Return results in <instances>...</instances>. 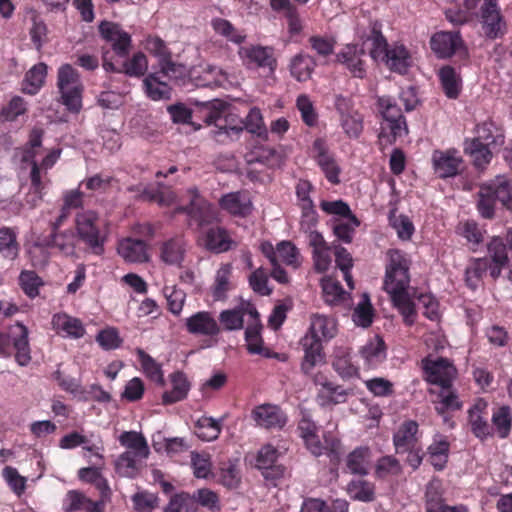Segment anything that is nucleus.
<instances>
[{"label": "nucleus", "instance_id": "dca6fc26", "mask_svg": "<svg viewBox=\"0 0 512 512\" xmlns=\"http://www.w3.org/2000/svg\"><path fill=\"white\" fill-rule=\"evenodd\" d=\"M187 251V242L181 235L165 240L160 246V259L168 264L180 266Z\"/></svg>", "mask_w": 512, "mask_h": 512}, {"label": "nucleus", "instance_id": "f8f14e48", "mask_svg": "<svg viewBox=\"0 0 512 512\" xmlns=\"http://www.w3.org/2000/svg\"><path fill=\"white\" fill-rule=\"evenodd\" d=\"M248 315L250 321L248 322L245 331V340L247 343V349L252 354H260L265 357H270L268 350L263 347V340L261 338L262 325L259 320V313L256 308L252 305L247 306Z\"/></svg>", "mask_w": 512, "mask_h": 512}, {"label": "nucleus", "instance_id": "c756f323", "mask_svg": "<svg viewBox=\"0 0 512 512\" xmlns=\"http://www.w3.org/2000/svg\"><path fill=\"white\" fill-rule=\"evenodd\" d=\"M13 345L16 350L15 359L21 366H26L30 360V347L28 341V328L22 323H17L11 330Z\"/></svg>", "mask_w": 512, "mask_h": 512}, {"label": "nucleus", "instance_id": "7ed1b4c3", "mask_svg": "<svg viewBox=\"0 0 512 512\" xmlns=\"http://www.w3.org/2000/svg\"><path fill=\"white\" fill-rule=\"evenodd\" d=\"M57 86L62 103L69 111L78 113L82 108L83 85L78 72L70 64H64L59 68Z\"/></svg>", "mask_w": 512, "mask_h": 512}, {"label": "nucleus", "instance_id": "8fccbe9b", "mask_svg": "<svg viewBox=\"0 0 512 512\" xmlns=\"http://www.w3.org/2000/svg\"><path fill=\"white\" fill-rule=\"evenodd\" d=\"M0 253L9 260H14L18 256L19 244L12 228L2 227L0 229Z\"/></svg>", "mask_w": 512, "mask_h": 512}, {"label": "nucleus", "instance_id": "864d4df0", "mask_svg": "<svg viewBox=\"0 0 512 512\" xmlns=\"http://www.w3.org/2000/svg\"><path fill=\"white\" fill-rule=\"evenodd\" d=\"M231 276V265L224 264L222 265L216 273L215 283L212 288L213 297L215 300H222L226 298V293L231 288L230 283Z\"/></svg>", "mask_w": 512, "mask_h": 512}, {"label": "nucleus", "instance_id": "79ce46f5", "mask_svg": "<svg viewBox=\"0 0 512 512\" xmlns=\"http://www.w3.org/2000/svg\"><path fill=\"white\" fill-rule=\"evenodd\" d=\"M503 207L512 212V180L503 175L496 176L488 182Z\"/></svg>", "mask_w": 512, "mask_h": 512}, {"label": "nucleus", "instance_id": "ea45409f", "mask_svg": "<svg viewBox=\"0 0 512 512\" xmlns=\"http://www.w3.org/2000/svg\"><path fill=\"white\" fill-rule=\"evenodd\" d=\"M360 355L368 367L378 366L386 359V346L384 341L379 337H375L361 348Z\"/></svg>", "mask_w": 512, "mask_h": 512}, {"label": "nucleus", "instance_id": "5fc2aeb1", "mask_svg": "<svg viewBox=\"0 0 512 512\" xmlns=\"http://www.w3.org/2000/svg\"><path fill=\"white\" fill-rule=\"evenodd\" d=\"M488 147V145L480 143L479 140H472L466 144L465 152L471 156L473 163L477 168H483L490 162L492 153Z\"/></svg>", "mask_w": 512, "mask_h": 512}, {"label": "nucleus", "instance_id": "3c124183", "mask_svg": "<svg viewBox=\"0 0 512 512\" xmlns=\"http://www.w3.org/2000/svg\"><path fill=\"white\" fill-rule=\"evenodd\" d=\"M219 481L223 486L229 489H235L240 485L241 475L237 460H228L221 464Z\"/></svg>", "mask_w": 512, "mask_h": 512}, {"label": "nucleus", "instance_id": "c9c22d12", "mask_svg": "<svg viewBox=\"0 0 512 512\" xmlns=\"http://www.w3.org/2000/svg\"><path fill=\"white\" fill-rule=\"evenodd\" d=\"M438 75L444 94L449 99H457L462 90L461 76L451 66L442 67Z\"/></svg>", "mask_w": 512, "mask_h": 512}, {"label": "nucleus", "instance_id": "c03bdc74", "mask_svg": "<svg viewBox=\"0 0 512 512\" xmlns=\"http://www.w3.org/2000/svg\"><path fill=\"white\" fill-rule=\"evenodd\" d=\"M277 457V450L271 445H266L259 451L257 456V467L265 471L263 472L265 478L282 474L283 471L280 467H274Z\"/></svg>", "mask_w": 512, "mask_h": 512}, {"label": "nucleus", "instance_id": "2eb2a0df", "mask_svg": "<svg viewBox=\"0 0 512 512\" xmlns=\"http://www.w3.org/2000/svg\"><path fill=\"white\" fill-rule=\"evenodd\" d=\"M185 325L187 331L193 335L214 336L220 332L217 321L207 311H200L186 318Z\"/></svg>", "mask_w": 512, "mask_h": 512}, {"label": "nucleus", "instance_id": "6e6552de", "mask_svg": "<svg viewBox=\"0 0 512 512\" xmlns=\"http://www.w3.org/2000/svg\"><path fill=\"white\" fill-rule=\"evenodd\" d=\"M422 364L428 382L439 387L451 386L457 370L447 359L439 358L435 361L424 359Z\"/></svg>", "mask_w": 512, "mask_h": 512}, {"label": "nucleus", "instance_id": "69168bd1", "mask_svg": "<svg viewBox=\"0 0 512 512\" xmlns=\"http://www.w3.org/2000/svg\"><path fill=\"white\" fill-rule=\"evenodd\" d=\"M19 284L29 298H35L39 294V287L43 285V281L34 271L25 270L20 273Z\"/></svg>", "mask_w": 512, "mask_h": 512}, {"label": "nucleus", "instance_id": "39448f33", "mask_svg": "<svg viewBox=\"0 0 512 512\" xmlns=\"http://www.w3.org/2000/svg\"><path fill=\"white\" fill-rule=\"evenodd\" d=\"M381 114L390 130V136H386L381 132L379 138L381 140L387 138V142L392 143L398 137H403L408 133V127L401 108L390 97H380L378 100Z\"/></svg>", "mask_w": 512, "mask_h": 512}, {"label": "nucleus", "instance_id": "5701e85b", "mask_svg": "<svg viewBox=\"0 0 512 512\" xmlns=\"http://www.w3.org/2000/svg\"><path fill=\"white\" fill-rule=\"evenodd\" d=\"M118 254L129 263H144L149 260L147 245L142 240L126 238L119 242Z\"/></svg>", "mask_w": 512, "mask_h": 512}, {"label": "nucleus", "instance_id": "cd10ccee", "mask_svg": "<svg viewBox=\"0 0 512 512\" xmlns=\"http://www.w3.org/2000/svg\"><path fill=\"white\" fill-rule=\"evenodd\" d=\"M486 408L487 403L484 400L479 399L468 411L471 430L476 437L481 439L492 435V428L483 416Z\"/></svg>", "mask_w": 512, "mask_h": 512}, {"label": "nucleus", "instance_id": "72a5a7b5", "mask_svg": "<svg viewBox=\"0 0 512 512\" xmlns=\"http://www.w3.org/2000/svg\"><path fill=\"white\" fill-rule=\"evenodd\" d=\"M362 39L364 43L371 42L369 54L374 60L382 59L389 50L388 43L381 32V24L377 21L370 23L369 33L364 34Z\"/></svg>", "mask_w": 512, "mask_h": 512}, {"label": "nucleus", "instance_id": "ddd939ff", "mask_svg": "<svg viewBox=\"0 0 512 512\" xmlns=\"http://www.w3.org/2000/svg\"><path fill=\"white\" fill-rule=\"evenodd\" d=\"M252 417L257 425L272 429L282 428L286 424L287 417L280 407L271 404H262L252 411Z\"/></svg>", "mask_w": 512, "mask_h": 512}, {"label": "nucleus", "instance_id": "20e7f679", "mask_svg": "<svg viewBox=\"0 0 512 512\" xmlns=\"http://www.w3.org/2000/svg\"><path fill=\"white\" fill-rule=\"evenodd\" d=\"M76 236L95 255L104 253L106 237L101 234L98 216L93 211H83L75 217Z\"/></svg>", "mask_w": 512, "mask_h": 512}, {"label": "nucleus", "instance_id": "7c9ffc66", "mask_svg": "<svg viewBox=\"0 0 512 512\" xmlns=\"http://www.w3.org/2000/svg\"><path fill=\"white\" fill-rule=\"evenodd\" d=\"M365 54L363 48L356 45H347L345 49L337 55L339 62L345 64L354 77L363 78L366 74L364 63L361 56Z\"/></svg>", "mask_w": 512, "mask_h": 512}, {"label": "nucleus", "instance_id": "0e129e2a", "mask_svg": "<svg viewBox=\"0 0 512 512\" xmlns=\"http://www.w3.org/2000/svg\"><path fill=\"white\" fill-rule=\"evenodd\" d=\"M163 293L167 300L169 311L178 316L183 309L186 293L175 286H165L163 288Z\"/></svg>", "mask_w": 512, "mask_h": 512}, {"label": "nucleus", "instance_id": "052dcab7", "mask_svg": "<svg viewBox=\"0 0 512 512\" xmlns=\"http://www.w3.org/2000/svg\"><path fill=\"white\" fill-rule=\"evenodd\" d=\"M402 472V467L398 459L387 455L379 458L375 465V476L377 478H387L397 476Z\"/></svg>", "mask_w": 512, "mask_h": 512}, {"label": "nucleus", "instance_id": "412c9836", "mask_svg": "<svg viewBox=\"0 0 512 512\" xmlns=\"http://www.w3.org/2000/svg\"><path fill=\"white\" fill-rule=\"evenodd\" d=\"M78 237L71 230L51 232L49 236L42 240L41 245L48 248H55L65 256H74L76 248V239Z\"/></svg>", "mask_w": 512, "mask_h": 512}, {"label": "nucleus", "instance_id": "f257e3e1", "mask_svg": "<svg viewBox=\"0 0 512 512\" xmlns=\"http://www.w3.org/2000/svg\"><path fill=\"white\" fill-rule=\"evenodd\" d=\"M384 289L399 309L404 321L411 325L415 319V306L408 292L410 277L408 261L398 250H389Z\"/></svg>", "mask_w": 512, "mask_h": 512}, {"label": "nucleus", "instance_id": "a878e982", "mask_svg": "<svg viewBox=\"0 0 512 512\" xmlns=\"http://www.w3.org/2000/svg\"><path fill=\"white\" fill-rule=\"evenodd\" d=\"M309 245L313 248V261L315 270L323 273L331 264L330 246L319 232L310 233Z\"/></svg>", "mask_w": 512, "mask_h": 512}, {"label": "nucleus", "instance_id": "4468645a", "mask_svg": "<svg viewBox=\"0 0 512 512\" xmlns=\"http://www.w3.org/2000/svg\"><path fill=\"white\" fill-rule=\"evenodd\" d=\"M301 345L304 350L301 370L308 375L315 367L325 363V354L320 340H314L311 336H304L301 339Z\"/></svg>", "mask_w": 512, "mask_h": 512}, {"label": "nucleus", "instance_id": "bf43d9fd", "mask_svg": "<svg viewBox=\"0 0 512 512\" xmlns=\"http://www.w3.org/2000/svg\"><path fill=\"white\" fill-rule=\"evenodd\" d=\"M347 391L342 386L333 383L326 384V389H320L318 401L322 406L344 403L347 398Z\"/></svg>", "mask_w": 512, "mask_h": 512}, {"label": "nucleus", "instance_id": "49530a36", "mask_svg": "<svg viewBox=\"0 0 512 512\" xmlns=\"http://www.w3.org/2000/svg\"><path fill=\"white\" fill-rule=\"evenodd\" d=\"M477 196V210L479 214L485 219H492L495 216L497 199L488 182L480 185Z\"/></svg>", "mask_w": 512, "mask_h": 512}, {"label": "nucleus", "instance_id": "09e8293b", "mask_svg": "<svg viewBox=\"0 0 512 512\" xmlns=\"http://www.w3.org/2000/svg\"><path fill=\"white\" fill-rule=\"evenodd\" d=\"M196 435L204 441L216 440L221 432V422L212 417L202 416L195 424Z\"/></svg>", "mask_w": 512, "mask_h": 512}, {"label": "nucleus", "instance_id": "37998d69", "mask_svg": "<svg viewBox=\"0 0 512 512\" xmlns=\"http://www.w3.org/2000/svg\"><path fill=\"white\" fill-rule=\"evenodd\" d=\"M145 459L147 458L123 452L115 461V470L122 477L134 478L139 473Z\"/></svg>", "mask_w": 512, "mask_h": 512}, {"label": "nucleus", "instance_id": "393cba45", "mask_svg": "<svg viewBox=\"0 0 512 512\" xmlns=\"http://www.w3.org/2000/svg\"><path fill=\"white\" fill-rule=\"evenodd\" d=\"M418 424L413 420L404 422L393 436L397 453H406L417 446Z\"/></svg>", "mask_w": 512, "mask_h": 512}, {"label": "nucleus", "instance_id": "a18cd8bd", "mask_svg": "<svg viewBox=\"0 0 512 512\" xmlns=\"http://www.w3.org/2000/svg\"><path fill=\"white\" fill-rule=\"evenodd\" d=\"M47 75V65L40 62L31 67L23 80V91L34 95L43 86Z\"/></svg>", "mask_w": 512, "mask_h": 512}, {"label": "nucleus", "instance_id": "e433bc0d", "mask_svg": "<svg viewBox=\"0 0 512 512\" xmlns=\"http://www.w3.org/2000/svg\"><path fill=\"white\" fill-rule=\"evenodd\" d=\"M120 444L126 448L125 453L138 457L149 456V446L144 436L136 431H125L119 436Z\"/></svg>", "mask_w": 512, "mask_h": 512}, {"label": "nucleus", "instance_id": "603ef678", "mask_svg": "<svg viewBox=\"0 0 512 512\" xmlns=\"http://www.w3.org/2000/svg\"><path fill=\"white\" fill-rule=\"evenodd\" d=\"M492 424L495 432L500 438H506L512 426V414L508 406L496 409L492 414Z\"/></svg>", "mask_w": 512, "mask_h": 512}, {"label": "nucleus", "instance_id": "6ab92c4d", "mask_svg": "<svg viewBox=\"0 0 512 512\" xmlns=\"http://www.w3.org/2000/svg\"><path fill=\"white\" fill-rule=\"evenodd\" d=\"M433 165L435 172L441 178L453 177L458 171L462 159L457 155V152L454 150L448 151H435L433 153Z\"/></svg>", "mask_w": 512, "mask_h": 512}, {"label": "nucleus", "instance_id": "f3484780", "mask_svg": "<svg viewBox=\"0 0 512 512\" xmlns=\"http://www.w3.org/2000/svg\"><path fill=\"white\" fill-rule=\"evenodd\" d=\"M431 49L440 58L451 57L463 47V41L459 33L439 32L430 41Z\"/></svg>", "mask_w": 512, "mask_h": 512}, {"label": "nucleus", "instance_id": "13d9d810", "mask_svg": "<svg viewBox=\"0 0 512 512\" xmlns=\"http://www.w3.org/2000/svg\"><path fill=\"white\" fill-rule=\"evenodd\" d=\"M163 512H198V507L188 492H180L170 498Z\"/></svg>", "mask_w": 512, "mask_h": 512}, {"label": "nucleus", "instance_id": "1a4fd4ad", "mask_svg": "<svg viewBox=\"0 0 512 512\" xmlns=\"http://www.w3.org/2000/svg\"><path fill=\"white\" fill-rule=\"evenodd\" d=\"M482 26L488 38L496 39L504 33L505 22L497 0H485L481 6Z\"/></svg>", "mask_w": 512, "mask_h": 512}, {"label": "nucleus", "instance_id": "f03ea898", "mask_svg": "<svg viewBox=\"0 0 512 512\" xmlns=\"http://www.w3.org/2000/svg\"><path fill=\"white\" fill-rule=\"evenodd\" d=\"M300 437L304 440L307 449L315 456L327 455L331 461H337L341 454V442L331 433L323 435V442L317 435L316 424L303 416L298 424Z\"/></svg>", "mask_w": 512, "mask_h": 512}, {"label": "nucleus", "instance_id": "58836bf2", "mask_svg": "<svg viewBox=\"0 0 512 512\" xmlns=\"http://www.w3.org/2000/svg\"><path fill=\"white\" fill-rule=\"evenodd\" d=\"M381 60L385 61L392 71L400 74L406 73L411 64L409 52L403 45L389 48Z\"/></svg>", "mask_w": 512, "mask_h": 512}, {"label": "nucleus", "instance_id": "4c0bfd02", "mask_svg": "<svg viewBox=\"0 0 512 512\" xmlns=\"http://www.w3.org/2000/svg\"><path fill=\"white\" fill-rule=\"evenodd\" d=\"M316 67L315 59L304 53L295 55L290 61V73L299 82L307 81L311 78Z\"/></svg>", "mask_w": 512, "mask_h": 512}, {"label": "nucleus", "instance_id": "774afa93", "mask_svg": "<svg viewBox=\"0 0 512 512\" xmlns=\"http://www.w3.org/2000/svg\"><path fill=\"white\" fill-rule=\"evenodd\" d=\"M191 465L196 478H208L211 474V458L208 453L191 452Z\"/></svg>", "mask_w": 512, "mask_h": 512}, {"label": "nucleus", "instance_id": "4be33fe9", "mask_svg": "<svg viewBox=\"0 0 512 512\" xmlns=\"http://www.w3.org/2000/svg\"><path fill=\"white\" fill-rule=\"evenodd\" d=\"M239 56L246 64H255L258 67H269L271 70L276 65L273 50L262 46H247L239 49Z\"/></svg>", "mask_w": 512, "mask_h": 512}, {"label": "nucleus", "instance_id": "4d7b16f0", "mask_svg": "<svg viewBox=\"0 0 512 512\" xmlns=\"http://www.w3.org/2000/svg\"><path fill=\"white\" fill-rule=\"evenodd\" d=\"M347 492L351 498L363 502L374 500L375 487L366 480H354L348 484Z\"/></svg>", "mask_w": 512, "mask_h": 512}, {"label": "nucleus", "instance_id": "aec40b11", "mask_svg": "<svg viewBox=\"0 0 512 512\" xmlns=\"http://www.w3.org/2000/svg\"><path fill=\"white\" fill-rule=\"evenodd\" d=\"M53 329L63 337L73 339L82 338L85 335V327L81 320L66 313H58L52 317Z\"/></svg>", "mask_w": 512, "mask_h": 512}, {"label": "nucleus", "instance_id": "a19ab883", "mask_svg": "<svg viewBox=\"0 0 512 512\" xmlns=\"http://www.w3.org/2000/svg\"><path fill=\"white\" fill-rule=\"evenodd\" d=\"M172 389L162 395L164 404H172L183 400L190 389L186 376L181 372H176L171 376Z\"/></svg>", "mask_w": 512, "mask_h": 512}, {"label": "nucleus", "instance_id": "2f4dec72", "mask_svg": "<svg viewBox=\"0 0 512 512\" xmlns=\"http://www.w3.org/2000/svg\"><path fill=\"white\" fill-rule=\"evenodd\" d=\"M430 393L436 396L433 400V404L435 405V410L440 415H444L448 411H454L461 408L458 395L451 389V386L431 389Z\"/></svg>", "mask_w": 512, "mask_h": 512}, {"label": "nucleus", "instance_id": "6e6d98bb", "mask_svg": "<svg viewBox=\"0 0 512 512\" xmlns=\"http://www.w3.org/2000/svg\"><path fill=\"white\" fill-rule=\"evenodd\" d=\"M426 512H442L447 505L442 502L441 483L432 480L426 487Z\"/></svg>", "mask_w": 512, "mask_h": 512}, {"label": "nucleus", "instance_id": "423d86ee", "mask_svg": "<svg viewBox=\"0 0 512 512\" xmlns=\"http://www.w3.org/2000/svg\"><path fill=\"white\" fill-rule=\"evenodd\" d=\"M102 66L106 72H117L131 77H141L148 69V61L144 53L138 52L131 59L124 61L121 68H117L111 51L103 48Z\"/></svg>", "mask_w": 512, "mask_h": 512}, {"label": "nucleus", "instance_id": "e2e57ef3", "mask_svg": "<svg viewBox=\"0 0 512 512\" xmlns=\"http://www.w3.org/2000/svg\"><path fill=\"white\" fill-rule=\"evenodd\" d=\"M340 124L350 138H358L363 131V116L356 110L340 117Z\"/></svg>", "mask_w": 512, "mask_h": 512}, {"label": "nucleus", "instance_id": "de8ad7c7", "mask_svg": "<svg viewBox=\"0 0 512 512\" xmlns=\"http://www.w3.org/2000/svg\"><path fill=\"white\" fill-rule=\"evenodd\" d=\"M79 478L87 483L93 484L103 498H110L111 489L107 480L102 476L99 468L86 467L81 468L78 472Z\"/></svg>", "mask_w": 512, "mask_h": 512}, {"label": "nucleus", "instance_id": "473e14b6", "mask_svg": "<svg viewBox=\"0 0 512 512\" xmlns=\"http://www.w3.org/2000/svg\"><path fill=\"white\" fill-rule=\"evenodd\" d=\"M144 91L148 98L153 101L171 99L172 89L159 77L158 73H151L143 80Z\"/></svg>", "mask_w": 512, "mask_h": 512}, {"label": "nucleus", "instance_id": "680f3d73", "mask_svg": "<svg viewBox=\"0 0 512 512\" xmlns=\"http://www.w3.org/2000/svg\"><path fill=\"white\" fill-rule=\"evenodd\" d=\"M277 262L298 268L300 265L299 251L290 241H282L277 245Z\"/></svg>", "mask_w": 512, "mask_h": 512}, {"label": "nucleus", "instance_id": "9b49d317", "mask_svg": "<svg viewBox=\"0 0 512 512\" xmlns=\"http://www.w3.org/2000/svg\"><path fill=\"white\" fill-rule=\"evenodd\" d=\"M220 207L229 214L245 218L253 211V203L247 191L230 192L219 199Z\"/></svg>", "mask_w": 512, "mask_h": 512}, {"label": "nucleus", "instance_id": "a211bd4d", "mask_svg": "<svg viewBox=\"0 0 512 512\" xmlns=\"http://www.w3.org/2000/svg\"><path fill=\"white\" fill-rule=\"evenodd\" d=\"M179 211L186 212L192 219L197 221L199 225L210 224L216 220L217 217L214 208L201 198L196 191L192 192L189 205L180 208Z\"/></svg>", "mask_w": 512, "mask_h": 512}, {"label": "nucleus", "instance_id": "c85d7f7f", "mask_svg": "<svg viewBox=\"0 0 512 512\" xmlns=\"http://www.w3.org/2000/svg\"><path fill=\"white\" fill-rule=\"evenodd\" d=\"M234 244L227 230L222 227L209 228L203 237L204 247L215 253L226 252L231 249Z\"/></svg>", "mask_w": 512, "mask_h": 512}, {"label": "nucleus", "instance_id": "0eeeda50", "mask_svg": "<svg viewBox=\"0 0 512 512\" xmlns=\"http://www.w3.org/2000/svg\"><path fill=\"white\" fill-rule=\"evenodd\" d=\"M99 32L102 36V38L110 43L111 49L113 52L112 56L114 55L119 58H125L131 48V36L129 33L124 31L120 25L109 22V21H103L99 25Z\"/></svg>", "mask_w": 512, "mask_h": 512}, {"label": "nucleus", "instance_id": "bb28decb", "mask_svg": "<svg viewBox=\"0 0 512 512\" xmlns=\"http://www.w3.org/2000/svg\"><path fill=\"white\" fill-rule=\"evenodd\" d=\"M336 335V322L334 319L322 315L312 314L309 331L305 336H311L314 340H330Z\"/></svg>", "mask_w": 512, "mask_h": 512}, {"label": "nucleus", "instance_id": "b1692460", "mask_svg": "<svg viewBox=\"0 0 512 512\" xmlns=\"http://www.w3.org/2000/svg\"><path fill=\"white\" fill-rule=\"evenodd\" d=\"M332 367L343 379H350L358 375L359 369L352 361L351 350L345 346L334 348Z\"/></svg>", "mask_w": 512, "mask_h": 512}, {"label": "nucleus", "instance_id": "338daca9", "mask_svg": "<svg viewBox=\"0 0 512 512\" xmlns=\"http://www.w3.org/2000/svg\"><path fill=\"white\" fill-rule=\"evenodd\" d=\"M353 321L356 325L363 328L369 327L373 321V308L366 294H364L362 301L354 309Z\"/></svg>", "mask_w": 512, "mask_h": 512}, {"label": "nucleus", "instance_id": "f704fd0d", "mask_svg": "<svg viewBox=\"0 0 512 512\" xmlns=\"http://www.w3.org/2000/svg\"><path fill=\"white\" fill-rule=\"evenodd\" d=\"M372 457L368 446H360L351 451L346 458V466L352 474L366 475Z\"/></svg>", "mask_w": 512, "mask_h": 512}, {"label": "nucleus", "instance_id": "9d476101", "mask_svg": "<svg viewBox=\"0 0 512 512\" xmlns=\"http://www.w3.org/2000/svg\"><path fill=\"white\" fill-rule=\"evenodd\" d=\"M314 158L325 174V177L332 184H338L340 167L335 158L328 151V146L324 139L317 138L313 143Z\"/></svg>", "mask_w": 512, "mask_h": 512}]
</instances>
